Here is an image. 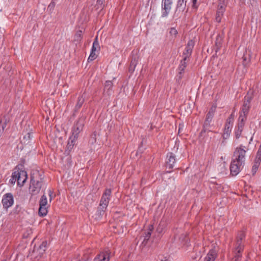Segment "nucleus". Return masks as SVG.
<instances>
[{"label":"nucleus","mask_w":261,"mask_h":261,"mask_svg":"<svg viewBox=\"0 0 261 261\" xmlns=\"http://www.w3.org/2000/svg\"><path fill=\"white\" fill-rule=\"evenodd\" d=\"M85 92H84L82 95L79 96L74 108L75 111H78L81 108L82 105L85 101Z\"/></svg>","instance_id":"18"},{"label":"nucleus","mask_w":261,"mask_h":261,"mask_svg":"<svg viewBox=\"0 0 261 261\" xmlns=\"http://www.w3.org/2000/svg\"><path fill=\"white\" fill-rule=\"evenodd\" d=\"M245 238V234L243 232H240L237 236V247H239L240 246H242V241Z\"/></svg>","instance_id":"25"},{"label":"nucleus","mask_w":261,"mask_h":261,"mask_svg":"<svg viewBox=\"0 0 261 261\" xmlns=\"http://www.w3.org/2000/svg\"><path fill=\"white\" fill-rule=\"evenodd\" d=\"M17 181V178H15L14 176V172L12 173L11 178L10 179V182L12 184H14L16 181Z\"/></svg>","instance_id":"38"},{"label":"nucleus","mask_w":261,"mask_h":261,"mask_svg":"<svg viewBox=\"0 0 261 261\" xmlns=\"http://www.w3.org/2000/svg\"><path fill=\"white\" fill-rule=\"evenodd\" d=\"M55 5H56L55 2L54 1V0H53L52 2L49 5L48 8L50 10H53L55 7Z\"/></svg>","instance_id":"43"},{"label":"nucleus","mask_w":261,"mask_h":261,"mask_svg":"<svg viewBox=\"0 0 261 261\" xmlns=\"http://www.w3.org/2000/svg\"><path fill=\"white\" fill-rule=\"evenodd\" d=\"M243 164L238 162L237 161L233 160L231 162L230 170V173L233 176L237 175L240 171V169Z\"/></svg>","instance_id":"8"},{"label":"nucleus","mask_w":261,"mask_h":261,"mask_svg":"<svg viewBox=\"0 0 261 261\" xmlns=\"http://www.w3.org/2000/svg\"><path fill=\"white\" fill-rule=\"evenodd\" d=\"M248 56H249L248 60H249V57H250V55L249 54L248 55Z\"/></svg>","instance_id":"57"},{"label":"nucleus","mask_w":261,"mask_h":261,"mask_svg":"<svg viewBox=\"0 0 261 261\" xmlns=\"http://www.w3.org/2000/svg\"><path fill=\"white\" fill-rule=\"evenodd\" d=\"M163 9L164 10V12L162 14V17H167L171 9V5L172 4V0H163L162 1Z\"/></svg>","instance_id":"10"},{"label":"nucleus","mask_w":261,"mask_h":261,"mask_svg":"<svg viewBox=\"0 0 261 261\" xmlns=\"http://www.w3.org/2000/svg\"><path fill=\"white\" fill-rule=\"evenodd\" d=\"M169 33L171 35L175 36L177 34V31L175 28H172L171 29Z\"/></svg>","instance_id":"40"},{"label":"nucleus","mask_w":261,"mask_h":261,"mask_svg":"<svg viewBox=\"0 0 261 261\" xmlns=\"http://www.w3.org/2000/svg\"><path fill=\"white\" fill-rule=\"evenodd\" d=\"M150 227H151V229L153 228V227L152 226H150ZM152 229H150V230L147 232V233L146 234L145 237H144V240L143 241H142V245L145 246L147 243V241L150 238V235H151V231Z\"/></svg>","instance_id":"29"},{"label":"nucleus","mask_w":261,"mask_h":261,"mask_svg":"<svg viewBox=\"0 0 261 261\" xmlns=\"http://www.w3.org/2000/svg\"><path fill=\"white\" fill-rule=\"evenodd\" d=\"M115 228L117 229V232L118 233H125L127 231L126 228L122 225H120V224H117Z\"/></svg>","instance_id":"28"},{"label":"nucleus","mask_w":261,"mask_h":261,"mask_svg":"<svg viewBox=\"0 0 261 261\" xmlns=\"http://www.w3.org/2000/svg\"><path fill=\"white\" fill-rule=\"evenodd\" d=\"M47 200L46 196L43 195L39 202V214L41 216H45L47 213Z\"/></svg>","instance_id":"4"},{"label":"nucleus","mask_w":261,"mask_h":261,"mask_svg":"<svg viewBox=\"0 0 261 261\" xmlns=\"http://www.w3.org/2000/svg\"><path fill=\"white\" fill-rule=\"evenodd\" d=\"M161 261H168L167 259L164 260H161Z\"/></svg>","instance_id":"56"},{"label":"nucleus","mask_w":261,"mask_h":261,"mask_svg":"<svg viewBox=\"0 0 261 261\" xmlns=\"http://www.w3.org/2000/svg\"><path fill=\"white\" fill-rule=\"evenodd\" d=\"M186 2L187 1L186 0H178L176 6V10L183 11L186 8Z\"/></svg>","instance_id":"22"},{"label":"nucleus","mask_w":261,"mask_h":261,"mask_svg":"<svg viewBox=\"0 0 261 261\" xmlns=\"http://www.w3.org/2000/svg\"><path fill=\"white\" fill-rule=\"evenodd\" d=\"M96 133L95 132H94L90 136V139H89V143L90 144H94V143L96 142Z\"/></svg>","instance_id":"35"},{"label":"nucleus","mask_w":261,"mask_h":261,"mask_svg":"<svg viewBox=\"0 0 261 261\" xmlns=\"http://www.w3.org/2000/svg\"><path fill=\"white\" fill-rule=\"evenodd\" d=\"M7 122V119L5 116L4 117L3 119L0 120V127H2V129L4 130L5 127L6 126Z\"/></svg>","instance_id":"33"},{"label":"nucleus","mask_w":261,"mask_h":261,"mask_svg":"<svg viewBox=\"0 0 261 261\" xmlns=\"http://www.w3.org/2000/svg\"><path fill=\"white\" fill-rule=\"evenodd\" d=\"M231 124H229V123L225 124L224 133L223 134V137L224 139H226L228 138L231 132Z\"/></svg>","instance_id":"20"},{"label":"nucleus","mask_w":261,"mask_h":261,"mask_svg":"<svg viewBox=\"0 0 261 261\" xmlns=\"http://www.w3.org/2000/svg\"><path fill=\"white\" fill-rule=\"evenodd\" d=\"M228 0H219V4L227 5Z\"/></svg>","instance_id":"45"},{"label":"nucleus","mask_w":261,"mask_h":261,"mask_svg":"<svg viewBox=\"0 0 261 261\" xmlns=\"http://www.w3.org/2000/svg\"><path fill=\"white\" fill-rule=\"evenodd\" d=\"M248 148L245 146L241 145L240 147H237L233 153L234 159L233 160L237 161L238 162L244 164L245 160V154Z\"/></svg>","instance_id":"3"},{"label":"nucleus","mask_w":261,"mask_h":261,"mask_svg":"<svg viewBox=\"0 0 261 261\" xmlns=\"http://www.w3.org/2000/svg\"><path fill=\"white\" fill-rule=\"evenodd\" d=\"M47 242L43 241L39 247L36 249V251L40 255H42L45 252L47 246Z\"/></svg>","instance_id":"21"},{"label":"nucleus","mask_w":261,"mask_h":261,"mask_svg":"<svg viewBox=\"0 0 261 261\" xmlns=\"http://www.w3.org/2000/svg\"><path fill=\"white\" fill-rule=\"evenodd\" d=\"M183 125H181L180 124L179 125V129H178V134L180 133V131H181L182 127Z\"/></svg>","instance_id":"51"},{"label":"nucleus","mask_w":261,"mask_h":261,"mask_svg":"<svg viewBox=\"0 0 261 261\" xmlns=\"http://www.w3.org/2000/svg\"><path fill=\"white\" fill-rule=\"evenodd\" d=\"M257 153L261 154V146H259V148L258 150Z\"/></svg>","instance_id":"53"},{"label":"nucleus","mask_w":261,"mask_h":261,"mask_svg":"<svg viewBox=\"0 0 261 261\" xmlns=\"http://www.w3.org/2000/svg\"><path fill=\"white\" fill-rule=\"evenodd\" d=\"M166 223L165 221L162 220L160 222V223H159V224L156 228L157 232L159 233H162L163 231L165 228L166 227Z\"/></svg>","instance_id":"26"},{"label":"nucleus","mask_w":261,"mask_h":261,"mask_svg":"<svg viewBox=\"0 0 261 261\" xmlns=\"http://www.w3.org/2000/svg\"><path fill=\"white\" fill-rule=\"evenodd\" d=\"M232 115L227 119L226 123H229V124H232V119L231 118Z\"/></svg>","instance_id":"46"},{"label":"nucleus","mask_w":261,"mask_h":261,"mask_svg":"<svg viewBox=\"0 0 261 261\" xmlns=\"http://www.w3.org/2000/svg\"><path fill=\"white\" fill-rule=\"evenodd\" d=\"M3 261H7V260H6V259H5V260H3Z\"/></svg>","instance_id":"58"},{"label":"nucleus","mask_w":261,"mask_h":261,"mask_svg":"<svg viewBox=\"0 0 261 261\" xmlns=\"http://www.w3.org/2000/svg\"><path fill=\"white\" fill-rule=\"evenodd\" d=\"M111 195V190L110 189H107L103 193L99 205L102 206V208H107L109 203Z\"/></svg>","instance_id":"5"},{"label":"nucleus","mask_w":261,"mask_h":261,"mask_svg":"<svg viewBox=\"0 0 261 261\" xmlns=\"http://www.w3.org/2000/svg\"><path fill=\"white\" fill-rule=\"evenodd\" d=\"M85 119L86 117L82 116L75 122L72 129V136L69 138L71 140V145H74V142L77 139L79 134L83 130Z\"/></svg>","instance_id":"2"},{"label":"nucleus","mask_w":261,"mask_h":261,"mask_svg":"<svg viewBox=\"0 0 261 261\" xmlns=\"http://www.w3.org/2000/svg\"><path fill=\"white\" fill-rule=\"evenodd\" d=\"M110 253L109 251L101 252L96 256L94 261H109L110 259Z\"/></svg>","instance_id":"15"},{"label":"nucleus","mask_w":261,"mask_h":261,"mask_svg":"<svg viewBox=\"0 0 261 261\" xmlns=\"http://www.w3.org/2000/svg\"><path fill=\"white\" fill-rule=\"evenodd\" d=\"M243 61H244V63L245 62H246L247 61V60H248V59H247V57L245 55H244V56H243Z\"/></svg>","instance_id":"49"},{"label":"nucleus","mask_w":261,"mask_h":261,"mask_svg":"<svg viewBox=\"0 0 261 261\" xmlns=\"http://www.w3.org/2000/svg\"><path fill=\"white\" fill-rule=\"evenodd\" d=\"M251 100V97L249 96H246L244 98V101L242 107V109L240 114H242L243 116L246 117L249 110L250 109V102Z\"/></svg>","instance_id":"9"},{"label":"nucleus","mask_w":261,"mask_h":261,"mask_svg":"<svg viewBox=\"0 0 261 261\" xmlns=\"http://www.w3.org/2000/svg\"><path fill=\"white\" fill-rule=\"evenodd\" d=\"M197 1V0H192V3H193L192 7L193 8H197V6H196V4Z\"/></svg>","instance_id":"47"},{"label":"nucleus","mask_w":261,"mask_h":261,"mask_svg":"<svg viewBox=\"0 0 261 261\" xmlns=\"http://www.w3.org/2000/svg\"><path fill=\"white\" fill-rule=\"evenodd\" d=\"M216 255V251L215 250L212 249L207 254V256L205 258L204 261H214Z\"/></svg>","instance_id":"19"},{"label":"nucleus","mask_w":261,"mask_h":261,"mask_svg":"<svg viewBox=\"0 0 261 261\" xmlns=\"http://www.w3.org/2000/svg\"><path fill=\"white\" fill-rule=\"evenodd\" d=\"M32 137V133H28L23 137L22 139L21 140V142L24 145H27L30 143V141Z\"/></svg>","instance_id":"23"},{"label":"nucleus","mask_w":261,"mask_h":261,"mask_svg":"<svg viewBox=\"0 0 261 261\" xmlns=\"http://www.w3.org/2000/svg\"><path fill=\"white\" fill-rule=\"evenodd\" d=\"M240 259H238L237 258H234L233 261H240Z\"/></svg>","instance_id":"55"},{"label":"nucleus","mask_w":261,"mask_h":261,"mask_svg":"<svg viewBox=\"0 0 261 261\" xmlns=\"http://www.w3.org/2000/svg\"><path fill=\"white\" fill-rule=\"evenodd\" d=\"M216 109V106H213L211 109H210V111L207 114H210V115H212V116H214V113L215 112Z\"/></svg>","instance_id":"39"},{"label":"nucleus","mask_w":261,"mask_h":261,"mask_svg":"<svg viewBox=\"0 0 261 261\" xmlns=\"http://www.w3.org/2000/svg\"><path fill=\"white\" fill-rule=\"evenodd\" d=\"M52 194H53V192L50 190H49V197H50V199H49L50 202L51 201V199H52Z\"/></svg>","instance_id":"48"},{"label":"nucleus","mask_w":261,"mask_h":261,"mask_svg":"<svg viewBox=\"0 0 261 261\" xmlns=\"http://www.w3.org/2000/svg\"><path fill=\"white\" fill-rule=\"evenodd\" d=\"M105 0H97L96 1V4L94 6V8H95V10H98L100 9L102 10L104 7L105 5L103 4Z\"/></svg>","instance_id":"27"},{"label":"nucleus","mask_w":261,"mask_h":261,"mask_svg":"<svg viewBox=\"0 0 261 261\" xmlns=\"http://www.w3.org/2000/svg\"><path fill=\"white\" fill-rule=\"evenodd\" d=\"M82 31H79L77 32L75 37L77 38V40H80L82 37Z\"/></svg>","instance_id":"44"},{"label":"nucleus","mask_w":261,"mask_h":261,"mask_svg":"<svg viewBox=\"0 0 261 261\" xmlns=\"http://www.w3.org/2000/svg\"><path fill=\"white\" fill-rule=\"evenodd\" d=\"M113 83L111 81H106L105 85V91L108 90V91L112 87Z\"/></svg>","instance_id":"34"},{"label":"nucleus","mask_w":261,"mask_h":261,"mask_svg":"<svg viewBox=\"0 0 261 261\" xmlns=\"http://www.w3.org/2000/svg\"><path fill=\"white\" fill-rule=\"evenodd\" d=\"M220 45V43L218 42V38L217 39V42H216V45L217 46V49L219 47V46Z\"/></svg>","instance_id":"50"},{"label":"nucleus","mask_w":261,"mask_h":261,"mask_svg":"<svg viewBox=\"0 0 261 261\" xmlns=\"http://www.w3.org/2000/svg\"><path fill=\"white\" fill-rule=\"evenodd\" d=\"M36 173V176H34L35 173H33L31 176L29 187L30 193L33 195H36L40 192L43 181V178L40 176L39 172L37 171Z\"/></svg>","instance_id":"1"},{"label":"nucleus","mask_w":261,"mask_h":261,"mask_svg":"<svg viewBox=\"0 0 261 261\" xmlns=\"http://www.w3.org/2000/svg\"><path fill=\"white\" fill-rule=\"evenodd\" d=\"M167 157L168 158V161L166 162L167 167L169 169H172L175 163V156L173 153L170 152L168 153Z\"/></svg>","instance_id":"16"},{"label":"nucleus","mask_w":261,"mask_h":261,"mask_svg":"<svg viewBox=\"0 0 261 261\" xmlns=\"http://www.w3.org/2000/svg\"><path fill=\"white\" fill-rule=\"evenodd\" d=\"M139 60V56L137 53L135 54L134 52H133L132 58L130 62V64L129 67V71L130 72H133L135 69V68L138 64Z\"/></svg>","instance_id":"14"},{"label":"nucleus","mask_w":261,"mask_h":261,"mask_svg":"<svg viewBox=\"0 0 261 261\" xmlns=\"http://www.w3.org/2000/svg\"><path fill=\"white\" fill-rule=\"evenodd\" d=\"M242 130H243V129H239L238 128L236 132V137L237 139L239 138V137H240V136L241 135Z\"/></svg>","instance_id":"41"},{"label":"nucleus","mask_w":261,"mask_h":261,"mask_svg":"<svg viewBox=\"0 0 261 261\" xmlns=\"http://www.w3.org/2000/svg\"><path fill=\"white\" fill-rule=\"evenodd\" d=\"M245 1V0H240V3L241 4V5H244Z\"/></svg>","instance_id":"52"},{"label":"nucleus","mask_w":261,"mask_h":261,"mask_svg":"<svg viewBox=\"0 0 261 261\" xmlns=\"http://www.w3.org/2000/svg\"><path fill=\"white\" fill-rule=\"evenodd\" d=\"M107 208H102V206L99 205L97 210V215H98V217L97 218H99L102 216H103L105 214V212Z\"/></svg>","instance_id":"31"},{"label":"nucleus","mask_w":261,"mask_h":261,"mask_svg":"<svg viewBox=\"0 0 261 261\" xmlns=\"http://www.w3.org/2000/svg\"><path fill=\"white\" fill-rule=\"evenodd\" d=\"M255 162L260 163L261 162V154H259L257 152V154L254 160Z\"/></svg>","instance_id":"42"},{"label":"nucleus","mask_w":261,"mask_h":261,"mask_svg":"<svg viewBox=\"0 0 261 261\" xmlns=\"http://www.w3.org/2000/svg\"><path fill=\"white\" fill-rule=\"evenodd\" d=\"M14 176L17 178V185L19 186H22L27 179L26 172L22 170L15 171Z\"/></svg>","instance_id":"6"},{"label":"nucleus","mask_w":261,"mask_h":261,"mask_svg":"<svg viewBox=\"0 0 261 261\" xmlns=\"http://www.w3.org/2000/svg\"><path fill=\"white\" fill-rule=\"evenodd\" d=\"M14 202L13 196L11 193H7L4 195L2 199L3 206L8 208L11 206Z\"/></svg>","instance_id":"7"},{"label":"nucleus","mask_w":261,"mask_h":261,"mask_svg":"<svg viewBox=\"0 0 261 261\" xmlns=\"http://www.w3.org/2000/svg\"><path fill=\"white\" fill-rule=\"evenodd\" d=\"M260 165V163H258V162H255L254 161V165L252 167V172H253V174H254L256 172V170H257L259 166Z\"/></svg>","instance_id":"37"},{"label":"nucleus","mask_w":261,"mask_h":261,"mask_svg":"<svg viewBox=\"0 0 261 261\" xmlns=\"http://www.w3.org/2000/svg\"><path fill=\"white\" fill-rule=\"evenodd\" d=\"M243 246H240L239 247H236L237 253H236L234 258H237L238 259H240V258L241 257V251L243 250Z\"/></svg>","instance_id":"30"},{"label":"nucleus","mask_w":261,"mask_h":261,"mask_svg":"<svg viewBox=\"0 0 261 261\" xmlns=\"http://www.w3.org/2000/svg\"><path fill=\"white\" fill-rule=\"evenodd\" d=\"M226 5L218 4V10L217 11L216 15V20L218 22H220L221 20V17L223 15V13L225 11Z\"/></svg>","instance_id":"13"},{"label":"nucleus","mask_w":261,"mask_h":261,"mask_svg":"<svg viewBox=\"0 0 261 261\" xmlns=\"http://www.w3.org/2000/svg\"><path fill=\"white\" fill-rule=\"evenodd\" d=\"M95 51H91L90 55L88 58V61H92L96 59L97 55L95 54Z\"/></svg>","instance_id":"36"},{"label":"nucleus","mask_w":261,"mask_h":261,"mask_svg":"<svg viewBox=\"0 0 261 261\" xmlns=\"http://www.w3.org/2000/svg\"><path fill=\"white\" fill-rule=\"evenodd\" d=\"M4 130L3 129H0V136H1V135L3 133Z\"/></svg>","instance_id":"54"},{"label":"nucleus","mask_w":261,"mask_h":261,"mask_svg":"<svg viewBox=\"0 0 261 261\" xmlns=\"http://www.w3.org/2000/svg\"><path fill=\"white\" fill-rule=\"evenodd\" d=\"M187 58L183 57V59L180 62V64L178 68L179 71L177 76L178 80H180L182 77V74L184 72L185 68L186 67L187 65Z\"/></svg>","instance_id":"17"},{"label":"nucleus","mask_w":261,"mask_h":261,"mask_svg":"<svg viewBox=\"0 0 261 261\" xmlns=\"http://www.w3.org/2000/svg\"><path fill=\"white\" fill-rule=\"evenodd\" d=\"M194 45V42L190 40L188 41L185 48V51L183 53L182 57L188 59L191 55L193 48Z\"/></svg>","instance_id":"12"},{"label":"nucleus","mask_w":261,"mask_h":261,"mask_svg":"<svg viewBox=\"0 0 261 261\" xmlns=\"http://www.w3.org/2000/svg\"><path fill=\"white\" fill-rule=\"evenodd\" d=\"M246 120V117L245 116H243L242 114H240L239 118V123H238V128L243 129L245 121Z\"/></svg>","instance_id":"24"},{"label":"nucleus","mask_w":261,"mask_h":261,"mask_svg":"<svg viewBox=\"0 0 261 261\" xmlns=\"http://www.w3.org/2000/svg\"><path fill=\"white\" fill-rule=\"evenodd\" d=\"M213 116L210 114H207L206 118L203 124V129H202L200 135L202 136L203 133H205L206 131H210L209 128L211 127V122L212 120Z\"/></svg>","instance_id":"11"},{"label":"nucleus","mask_w":261,"mask_h":261,"mask_svg":"<svg viewBox=\"0 0 261 261\" xmlns=\"http://www.w3.org/2000/svg\"><path fill=\"white\" fill-rule=\"evenodd\" d=\"M97 48H99V43L97 40V37L95 38L93 42L91 51H95Z\"/></svg>","instance_id":"32"}]
</instances>
